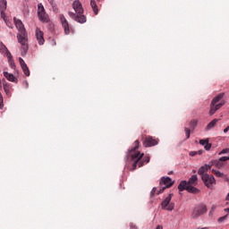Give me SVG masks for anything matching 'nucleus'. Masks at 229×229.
<instances>
[{"label":"nucleus","mask_w":229,"mask_h":229,"mask_svg":"<svg viewBox=\"0 0 229 229\" xmlns=\"http://www.w3.org/2000/svg\"><path fill=\"white\" fill-rule=\"evenodd\" d=\"M140 144L139 140H136L134 141V147L129 151V157H131L133 161L131 171H135L137 166L142 167L144 164H149L150 157L148 156L142 159L144 153H140V151L137 150L139 149Z\"/></svg>","instance_id":"nucleus-1"},{"label":"nucleus","mask_w":229,"mask_h":229,"mask_svg":"<svg viewBox=\"0 0 229 229\" xmlns=\"http://www.w3.org/2000/svg\"><path fill=\"white\" fill-rule=\"evenodd\" d=\"M14 23L19 30V34L17 35V38L19 43L21 45V55L24 56L26 53H28V34L26 33V29L24 28V24L21 20H17V18H14Z\"/></svg>","instance_id":"nucleus-2"},{"label":"nucleus","mask_w":229,"mask_h":229,"mask_svg":"<svg viewBox=\"0 0 229 229\" xmlns=\"http://www.w3.org/2000/svg\"><path fill=\"white\" fill-rule=\"evenodd\" d=\"M198 183V175H192L188 182L187 181H182L180 184L178 185L179 192H183V191H187L188 192H191V194H198L199 191L198 188L192 186L196 185Z\"/></svg>","instance_id":"nucleus-3"},{"label":"nucleus","mask_w":229,"mask_h":229,"mask_svg":"<svg viewBox=\"0 0 229 229\" xmlns=\"http://www.w3.org/2000/svg\"><path fill=\"white\" fill-rule=\"evenodd\" d=\"M72 8L75 11L74 13L72 12H69V16L73 19V21H76L77 22H80L81 24H83L84 22H87V17L83 15V6L81 5V3L80 0H76L72 4Z\"/></svg>","instance_id":"nucleus-4"},{"label":"nucleus","mask_w":229,"mask_h":229,"mask_svg":"<svg viewBox=\"0 0 229 229\" xmlns=\"http://www.w3.org/2000/svg\"><path fill=\"white\" fill-rule=\"evenodd\" d=\"M223 98H225V93H220L212 99L210 103L209 115H214L217 110H219L222 106H225L226 101L221 100ZM219 101L221 102L219 103Z\"/></svg>","instance_id":"nucleus-5"},{"label":"nucleus","mask_w":229,"mask_h":229,"mask_svg":"<svg viewBox=\"0 0 229 229\" xmlns=\"http://www.w3.org/2000/svg\"><path fill=\"white\" fill-rule=\"evenodd\" d=\"M173 193H170L162 202H161V208L163 210H168V212H171L174 210V202H171V199H173Z\"/></svg>","instance_id":"nucleus-6"},{"label":"nucleus","mask_w":229,"mask_h":229,"mask_svg":"<svg viewBox=\"0 0 229 229\" xmlns=\"http://www.w3.org/2000/svg\"><path fill=\"white\" fill-rule=\"evenodd\" d=\"M174 182L170 177H162L159 182V185L161 189L158 191V194H162L165 189H169L170 187H173Z\"/></svg>","instance_id":"nucleus-7"},{"label":"nucleus","mask_w":229,"mask_h":229,"mask_svg":"<svg viewBox=\"0 0 229 229\" xmlns=\"http://www.w3.org/2000/svg\"><path fill=\"white\" fill-rule=\"evenodd\" d=\"M207 205L205 204H199L197 205L191 213V217L193 219H196L197 217H199L200 216H203L204 214H207Z\"/></svg>","instance_id":"nucleus-8"},{"label":"nucleus","mask_w":229,"mask_h":229,"mask_svg":"<svg viewBox=\"0 0 229 229\" xmlns=\"http://www.w3.org/2000/svg\"><path fill=\"white\" fill-rule=\"evenodd\" d=\"M38 16L41 22H49V15L46 13V9H44L42 4H38Z\"/></svg>","instance_id":"nucleus-9"},{"label":"nucleus","mask_w":229,"mask_h":229,"mask_svg":"<svg viewBox=\"0 0 229 229\" xmlns=\"http://www.w3.org/2000/svg\"><path fill=\"white\" fill-rule=\"evenodd\" d=\"M201 180L206 185V187H208V189H210L213 185H216V178H214L213 175H202Z\"/></svg>","instance_id":"nucleus-10"},{"label":"nucleus","mask_w":229,"mask_h":229,"mask_svg":"<svg viewBox=\"0 0 229 229\" xmlns=\"http://www.w3.org/2000/svg\"><path fill=\"white\" fill-rule=\"evenodd\" d=\"M158 144V140L151 137V136H147L145 140H143V146L145 148H151L153 146H157Z\"/></svg>","instance_id":"nucleus-11"},{"label":"nucleus","mask_w":229,"mask_h":229,"mask_svg":"<svg viewBox=\"0 0 229 229\" xmlns=\"http://www.w3.org/2000/svg\"><path fill=\"white\" fill-rule=\"evenodd\" d=\"M60 21L64 30L65 35H69V33H71V29L69 28V21H67V19H65V16L64 14L60 15Z\"/></svg>","instance_id":"nucleus-12"},{"label":"nucleus","mask_w":229,"mask_h":229,"mask_svg":"<svg viewBox=\"0 0 229 229\" xmlns=\"http://www.w3.org/2000/svg\"><path fill=\"white\" fill-rule=\"evenodd\" d=\"M36 38L39 46H44V42H46V39H44V32L38 28L36 29Z\"/></svg>","instance_id":"nucleus-13"},{"label":"nucleus","mask_w":229,"mask_h":229,"mask_svg":"<svg viewBox=\"0 0 229 229\" xmlns=\"http://www.w3.org/2000/svg\"><path fill=\"white\" fill-rule=\"evenodd\" d=\"M210 169H212V165H205L199 169L198 174H199V176H201V178H203V176L208 174H207V171H210Z\"/></svg>","instance_id":"nucleus-14"},{"label":"nucleus","mask_w":229,"mask_h":229,"mask_svg":"<svg viewBox=\"0 0 229 229\" xmlns=\"http://www.w3.org/2000/svg\"><path fill=\"white\" fill-rule=\"evenodd\" d=\"M219 123V119H214L212 120L207 126H206V131H210V130H214L216 128V124Z\"/></svg>","instance_id":"nucleus-15"},{"label":"nucleus","mask_w":229,"mask_h":229,"mask_svg":"<svg viewBox=\"0 0 229 229\" xmlns=\"http://www.w3.org/2000/svg\"><path fill=\"white\" fill-rule=\"evenodd\" d=\"M199 144L204 146L206 151H209L210 148H212V144L208 143V139L200 140Z\"/></svg>","instance_id":"nucleus-16"},{"label":"nucleus","mask_w":229,"mask_h":229,"mask_svg":"<svg viewBox=\"0 0 229 229\" xmlns=\"http://www.w3.org/2000/svg\"><path fill=\"white\" fill-rule=\"evenodd\" d=\"M4 90L9 98L12 97V86L8 83H4Z\"/></svg>","instance_id":"nucleus-17"},{"label":"nucleus","mask_w":229,"mask_h":229,"mask_svg":"<svg viewBox=\"0 0 229 229\" xmlns=\"http://www.w3.org/2000/svg\"><path fill=\"white\" fill-rule=\"evenodd\" d=\"M4 76L8 80V81H15V76L12 73H9L8 72H4Z\"/></svg>","instance_id":"nucleus-18"},{"label":"nucleus","mask_w":229,"mask_h":229,"mask_svg":"<svg viewBox=\"0 0 229 229\" xmlns=\"http://www.w3.org/2000/svg\"><path fill=\"white\" fill-rule=\"evenodd\" d=\"M213 165H215L218 169H221L225 166V164L221 161V159H217L213 161Z\"/></svg>","instance_id":"nucleus-19"},{"label":"nucleus","mask_w":229,"mask_h":229,"mask_svg":"<svg viewBox=\"0 0 229 229\" xmlns=\"http://www.w3.org/2000/svg\"><path fill=\"white\" fill-rule=\"evenodd\" d=\"M196 126H198V120L193 119L190 122V127L191 130H195Z\"/></svg>","instance_id":"nucleus-20"},{"label":"nucleus","mask_w":229,"mask_h":229,"mask_svg":"<svg viewBox=\"0 0 229 229\" xmlns=\"http://www.w3.org/2000/svg\"><path fill=\"white\" fill-rule=\"evenodd\" d=\"M21 69H22L25 76H30V68H28V65L21 67Z\"/></svg>","instance_id":"nucleus-21"},{"label":"nucleus","mask_w":229,"mask_h":229,"mask_svg":"<svg viewBox=\"0 0 229 229\" xmlns=\"http://www.w3.org/2000/svg\"><path fill=\"white\" fill-rule=\"evenodd\" d=\"M6 0H0V6L3 8V10H6Z\"/></svg>","instance_id":"nucleus-22"},{"label":"nucleus","mask_w":229,"mask_h":229,"mask_svg":"<svg viewBox=\"0 0 229 229\" xmlns=\"http://www.w3.org/2000/svg\"><path fill=\"white\" fill-rule=\"evenodd\" d=\"M215 175L217 176V178H225V174L220 171H215Z\"/></svg>","instance_id":"nucleus-23"},{"label":"nucleus","mask_w":229,"mask_h":229,"mask_svg":"<svg viewBox=\"0 0 229 229\" xmlns=\"http://www.w3.org/2000/svg\"><path fill=\"white\" fill-rule=\"evenodd\" d=\"M19 62H20V65L21 67H26L28 64H26V63L24 62V59H22V57L19 58Z\"/></svg>","instance_id":"nucleus-24"},{"label":"nucleus","mask_w":229,"mask_h":229,"mask_svg":"<svg viewBox=\"0 0 229 229\" xmlns=\"http://www.w3.org/2000/svg\"><path fill=\"white\" fill-rule=\"evenodd\" d=\"M184 131H185V133H186V139H191V129H189V128H185L184 129Z\"/></svg>","instance_id":"nucleus-25"},{"label":"nucleus","mask_w":229,"mask_h":229,"mask_svg":"<svg viewBox=\"0 0 229 229\" xmlns=\"http://www.w3.org/2000/svg\"><path fill=\"white\" fill-rule=\"evenodd\" d=\"M227 218H228V215L221 216L218 218V223H223V221H226Z\"/></svg>","instance_id":"nucleus-26"},{"label":"nucleus","mask_w":229,"mask_h":229,"mask_svg":"<svg viewBox=\"0 0 229 229\" xmlns=\"http://www.w3.org/2000/svg\"><path fill=\"white\" fill-rule=\"evenodd\" d=\"M8 62L12 69H15V63L13 62V59H9Z\"/></svg>","instance_id":"nucleus-27"},{"label":"nucleus","mask_w":229,"mask_h":229,"mask_svg":"<svg viewBox=\"0 0 229 229\" xmlns=\"http://www.w3.org/2000/svg\"><path fill=\"white\" fill-rule=\"evenodd\" d=\"M226 153H229V148H224L218 155H226Z\"/></svg>","instance_id":"nucleus-28"},{"label":"nucleus","mask_w":229,"mask_h":229,"mask_svg":"<svg viewBox=\"0 0 229 229\" xmlns=\"http://www.w3.org/2000/svg\"><path fill=\"white\" fill-rule=\"evenodd\" d=\"M220 162H227V160H229V157H222L219 158Z\"/></svg>","instance_id":"nucleus-29"},{"label":"nucleus","mask_w":229,"mask_h":229,"mask_svg":"<svg viewBox=\"0 0 229 229\" xmlns=\"http://www.w3.org/2000/svg\"><path fill=\"white\" fill-rule=\"evenodd\" d=\"M6 56H7V58H8V60L13 59V57L12 56V53H10V51H7V52H6Z\"/></svg>","instance_id":"nucleus-30"},{"label":"nucleus","mask_w":229,"mask_h":229,"mask_svg":"<svg viewBox=\"0 0 229 229\" xmlns=\"http://www.w3.org/2000/svg\"><path fill=\"white\" fill-rule=\"evenodd\" d=\"M1 17H2V19H4V21H6V19H5L6 15H4V11L1 12Z\"/></svg>","instance_id":"nucleus-31"},{"label":"nucleus","mask_w":229,"mask_h":229,"mask_svg":"<svg viewBox=\"0 0 229 229\" xmlns=\"http://www.w3.org/2000/svg\"><path fill=\"white\" fill-rule=\"evenodd\" d=\"M155 192H157V188H153L151 191V196H155Z\"/></svg>","instance_id":"nucleus-32"},{"label":"nucleus","mask_w":229,"mask_h":229,"mask_svg":"<svg viewBox=\"0 0 229 229\" xmlns=\"http://www.w3.org/2000/svg\"><path fill=\"white\" fill-rule=\"evenodd\" d=\"M130 228L131 229H138L137 225H133V224H131L130 225Z\"/></svg>","instance_id":"nucleus-33"},{"label":"nucleus","mask_w":229,"mask_h":229,"mask_svg":"<svg viewBox=\"0 0 229 229\" xmlns=\"http://www.w3.org/2000/svg\"><path fill=\"white\" fill-rule=\"evenodd\" d=\"M229 131V125L224 130V133H228Z\"/></svg>","instance_id":"nucleus-34"},{"label":"nucleus","mask_w":229,"mask_h":229,"mask_svg":"<svg viewBox=\"0 0 229 229\" xmlns=\"http://www.w3.org/2000/svg\"><path fill=\"white\" fill-rule=\"evenodd\" d=\"M156 229H164V226H162V225H157Z\"/></svg>","instance_id":"nucleus-35"},{"label":"nucleus","mask_w":229,"mask_h":229,"mask_svg":"<svg viewBox=\"0 0 229 229\" xmlns=\"http://www.w3.org/2000/svg\"><path fill=\"white\" fill-rule=\"evenodd\" d=\"M225 212H227V214H229V208H225Z\"/></svg>","instance_id":"nucleus-36"},{"label":"nucleus","mask_w":229,"mask_h":229,"mask_svg":"<svg viewBox=\"0 0 229 229\" xmlns=\"http://www.w3.org/2000/svg\"><path fill=\"white\" fill-rule=\"evenodd\" d=\"M191 157H194V155H196V152H191Z\"/></svg>","instance_id":"nucleus-37"},{"label":"nucleus","mask_w":229,"mask_h":229,"mask_svg":"<svg viewBox=\"0 0 229 229\" xmlns=\"http://www.w3.org/2000/svg\"><path fill=\"white\" fill-rule=\"evenodd\" d=\"M225 199H226L227 201H229V192H228V194H227Z\"/></svg>","instance_id":"nucleus-38"},{"label":"nucleus","mask_w":229,"mask_h":229,"mask_svg":"<svg viewBox=\"0 0 229 229\" xmlns=\"http://www.w3.org/2000/svg\"><path fill=\"white\" fill-rule=\"evenodd\" d=\"M48 2L50 3V4H53V0H48Z\"/></svg>","instance_id":"nucleus-39"},{"label":"nucleus","mask_w":229,"mask_h":229,"mask_svg":"<svg viewBox=\"0 0 229 229\" xmlns=\"http://www.w3.org/2000/svg\"><path fill=\"white\" fill-rule=\"evenodd\" d=\"M7 24V26L9 27V28H12V26H10V23H6Z\"/></svg>","instance_id":"nucleus-40"},{"label":"nucleus","mask_w":229,"mask_h":229,"mask_svg":"<svg viewBox=\"0 0 229 229\" xmlns=\"http://www.w3.org/2000/svg\"><path fill=\"white\" fill-rule=\"evenodd\" d=\"M7 24V26L9 27V28H12V26H10V23H6Z\"/></svg>","instance_id":"nucleus-41"},{"label":"nucleus","mask_w":229,"mask_h":229,"mask_svg":"<svg viewBox=\"0 0 229 229\" xmlns=\"http://www.w3.org/2000/svg\"><path fill=\"white\" fill-rule=\"evenodd\" d=\"M171 173H173V172H170L168 174H171Z\"/></svg>","instance_id":"nucleus-42"}]
</instances>
